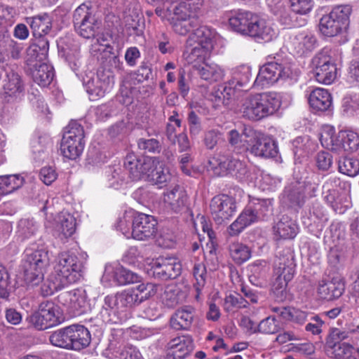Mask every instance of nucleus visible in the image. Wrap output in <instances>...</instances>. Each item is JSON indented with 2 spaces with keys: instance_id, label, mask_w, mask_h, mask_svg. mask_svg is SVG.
I'll list each match as a JSON object with an SVG mask.
<instances>
[{
  "instance_id": "obj_1",
  "label": "nucleus",
  "mask_w": 359,
  "mask_h": 359,
  "mask_svg": "<svg viewBox=\"0 0 359 359\" xmlns=\"http://www.w3.org/2000/svg\"><path fill=\"white\" fill-rule=\"evenodd\" d=\"M280 105L281 100L276 93H257L243 100L240 111L243 117L258 121L273 114Z\"/></svg>"
},
{
  "instance_id": "obj_2",
  "label": "nucleus",
  "mask_w": 359,
  "mask_h": 359,
  "mask_svg": "<svg viewBox=\"0 0 359 359\" xmlns=\"http://www.w3.org/2000/svg\"><path fill=\"white\" fill-rule=\"evenodd\" d=\"M295 266L293 252L289 249L283 250L275 262L271 288L278 302H284L288 298L287 284L294 277Z\"/></svg>"
},
{
  "instance_id": "obj_3",
  "label": "nucleus",
  "mask_w": 359,
  "mask_h": 359,
  "mask_svg": "<svg viewBox=\"0 0 359 359\" xmlns=\"http://www.w3.org/2000/svg\"><path fill=\"white\" fill-rule=\"evenodd\" d=\"M49 264L48 250L41 248L27 253L22 265L26 283L33 286L39 285L44 279Z\"/></svg>"
},
{
  "instance_id": "obj_4",
  "label": "nucleus",
  "mask_w": 359,
  "mask_h": 359,
  "mask_svg": "<svg viewBox=\"0 0 359 359\" xmlns=\"http://www.w3.org/2000/svg\"><path fill=\"white\" fill-rule=\"evenodd\" d=\"M242 135L248 139L246 140L248 144L246 150L255 156L272 158L278 156L277 143L269 136L265 135L251 127H245Z\"/></svg>"
},
{
  "instance_id": "obj_5",
  "label": "nucleus",
  "mask_w": 359,
  "mask_h": 359,
  "mask_svg": "<svg viewBox=\"0 0 359 359\" xmlns=\"http://www.w3.org/2000/svg\"><path fill=\"white\" fill-rule=\"evenodd\" d=\"M352 9L349 5L334 7L332 11L324 15L320 20V30L326 36L332 37L346 28Z\"/></svg>"
},
{
  "instance_id": "obj_6",
  "label": "nucleus",
  "mask_w": 359,
  "mask_h": 359,
  "mask_svg": "<svg viewBox=\"0 0 359 359\" xmlns=\"http://www.w3.org/2000/svg\"><path fill=\"white\" fill-rule=\"evenodd\" d=\"M82 268V262L75 255L60 253L58 256L56 272L61 285L65 287L78 281L81 277Z\"/></svg>"
},
{
  "instance_id": "obj_7",
  "label": "nucleus",
  "mask_w": 359,
  "mask_h": 359,
  "mask_svg": "<svg viewBox=\"0 0 359 359\" xmlns=\"http://www.w3.org/2000/svg\"><path fill=\"white\" fill-rule=\"evenodd\" d=\"M26 320L38 330H46L60 323L59 309L54 302L43 301L39 304V311L29 316Z\"/></svg>"
},
{
  "instance_id": "obj_8",
  "label": "nucleus",
  "mask_w": 359,
  "mask_h": 359,
  "mask_svg": "<svg viewBox=\"0 0 359 359\" xmlns=\"http://www.w3.org/2000/svg\"><path fill=\"white\" fill-rule=\"evenodd\" d=\"M293 71L287 63L269 62L263 65L254 82L255 85L262 88L275 83L278 80H285L292 78Z\"/></svg>"
},
{
  "instance_id": "obj_9",
  "label": "nucleus",
  "mask_w": 359,
  "mask_h": 359,
  "mask_svg": "<svg viewBox=\"0 0 359 359\" xmlns=\"http://www.w3.org/2000/svg\"><path fill=\"white\" fill-rule=\"evenodd\" d=\"M73 22L76 32L85 39L95 37L100 27V22L93 15L91 8L86 4L80 5L74 11Z\"/></svg>"
},
{
  "instance_id": "obj_10",
  "label": "nucleus",
  "mask_w": 359,
  "mask_h": 359,
  "mask_svg": "<svg viewBox=\"0 0 359 359\" xmlns=\"http://www.w3.org/2000/svg\"><path fill=\"white\" fill-rule=\"evenodd\" d=\"M113 83L112 73L103 69H99L95 76L86 75L83 79V86L92 100L103 97Z\"/></svg>"
},
{
  "instance_id": "obj_11",
  "label": "nucleus",
  "mask_w": 359,
  "mask_h": 359,
  "mask_svg": "<svg viewBox=\"0 0 359 359\" xmlns=\"http://www.w3.org/2000/svg\"><path fill=\"white\" fill-rule=\"evenodd\" d=\"M313 74L316 80L323 84H330L336 79L337 67L331 57L324 50L318 53L312 59Z\"/></svg>"
},
{
  "instance_id": "obj_12",
  "label": "nucleus",
  "mask_w": 359,
  "mask_h": 359,
  "mask_svg": "<svg viewBox=\"0 0 359 359\" xmlns=\"http://www.w3.org/2000/svg\"><path fill=\"white\" fill-rule=\"evenodd\" d=\"M158 222L154 217L137 212L132 222V236L138 241H147L153 238L157 231Z\"/></svg>"
},
{
  "instance_id": "obj_13",
  "label": "nucleus",
  "mask_w": 359,
  "mask_h": 359,
  "mask_svg": "<svg viewBox=\"0 0 359 359\" xmlns=\"http://www.w3.org/2000/svg\"><path fill=\"white\" fill-rule=\"evenodd\" d=\"M1 97L5 102H15L23 95L25 85L21 76L12 69L6 72Z\"/></svg>"
},
{
  "instance_id": "obj_14",
  "label": "nucleus",
  "mask_w": 359,
  "mask_h": 359,
  "mask_svg": "<svg viewBox=\"0 0 359 359\" xmlns=\"http://www.w3.org/2000/svg\"><path fill=\"white\" fill-rule=\"evenodd\" d=\"M181 269V264L176 259L160 257L153 262L151 271L154 278L167 280L179 276Z\"/></svg>"
},
{
  "instance_id": "obj_15",
  "label": "nucleus",
  "mask_w": 359,
  "mask_h": 359,
  "mask_svg": "<svg viewBox=\"0 0 359 359\" xmlns=\"http://www.w3.org/2000/svg\"><path fill=\"white\" fill-rule=\"evenodd\" d=\"M86 299V291L83 289L63 292L57 297L58 302L74 316H79L85 312L88 306Z\"/></svg>"
},
{
  "instance_id": "obj_16",
  "label": "nucleus",
  "mask_w": 359,
  "mask_h": 359,
  "mask_svg": "<svg viewBox=\"0 0 359 359\" xmlns=\"http://www.w3.org/2000/svg\"><path fill=\"white\" fill-rule=\"evenodd\" d=\"M210 207L213 219L219 224L228 220L236 210L234 201L226 195L215 196Z\"/></svg>"
},
{
  "instance_id": "obj_17",
  "label": "nucleus",
  "mask_w": 359,
  "mask_h": 359,
  "mask_svg": "<svg viewBox=\"0 0 359 359\" xmlns=\"http://www.w3.org/2000/svg\"><path fill=\"white\" fill-rule=\"evenodd\" d=\"M154 159L149 157H137L133 153L128 154L123 162L124 168L128 171L133 180L140 179L142 175L147 174L151 169Z\"/></svg>"
},
{
  "instance_id": "obj_18",
  "label": "nucleus",
  "mask_w": 359,
  "mask_h": 359,
  "mask_svg": "<svg viewBox=\"0 0 359 359\" xmlns=\"http://www.w3.org/2000/svg\"><path fill=\"white\" fill-rule=\"evenodd\" d=\"M258 15L248 11H238L229 18L232 29L245 36H250L251 29L257 22Z\"/></svg>"
},
{
  "instance_id": "obj_19",
  "label": "nucleus",
  "mask_w": 359,
  "mask_h": 359,
  "mask_svg": "<svg viewBox=\"0 0 359 359\" xmlns=\"http://www.w3.org/2000/svg\"><path fill=\"white\" fill-rule=\"evenodd\" d=\"M345 290V283L341 276L333 277L329 280H321L318 287L320 298L331 301L340 297Z\"/></svg>"
},
{
  "instance_id": "obj_20",
  "label": "nucleus",
  "mask_w": 359,
  "mask_h": 359,
  "mask_svg": "<svg viewBox=\"0 0 359 359\" xmlns=\"http://www.w3.org/2000/svg\"><path fill=\"white\" fill-rule=\"evenodd\" d=\"M196 318V309L190 305L178 308L172 315L170 324L175 330H189Z\"/></svg>"
},
{
  "instance_id": "obj_21",
  "label": "nucleus",
  "mask_w": 359,
  "mask_h": 359,
  "mask_svg": "<svg viewBox=\"0 0 359 359\" xmlns=\"http://www.w3.org/2000/svg\"><path fill=\"white\" fill-rule=\"evenodd\" d=\"M188 196L184 189L179 185L164 194L165 208L173 212H180L186 208Z\"/></svg>"
},
{
  "instance_id": "obj_22",
  "label": "nucleus",
  "mask_w": 359,
  "mask_h": 359,
  "mask_svg": "<svg viewBox=\"0 0 359 359\" xmlns=\"http://www.w3.org/2000/svg\"><path fill=\"white\" fill-rule=\"evenodd\" d=\"M168 359H184L194 348L191 337L182 336L172 339L168 344Z\"/></svg>"
},
{
  "instance_id": "obj_23",
  "label": "nucleus",
  "mask_w": 359,
  "mask_h": 359,
  "mask_svg": "<svg viewBox=\"0 0 359 359\" xmlns=\"http://www.w3.org/2000/svg\"><path fill=\"white\" fill-rule=\"evenodd\" d=\"M220 169L223 172V175L229 173L240 182L247 180L249 177L246 164L233 157L224 158L220 163Z\"/></svg>"
},
{
  "instance_id": "obj_24",
  "label": "nucleus",
  "mask_w": 359,
  "mask_h": 359,
  "mask_svg": "<svg viewBox=\"0 0 359 359\" xmlns=\"http://www.w3.org/2000/svg\"><path fill=\"white\" fill-rule=\"evenodd\" d=\"M215 36V29L205 25H201L194 30V32L189 36L187 43L191 46V41L196 40V43L200 46H203L205 49L212 50Z\"/></svg>"
},
{
  "instance_id": "obj_25",
  "label": "nucleus",
  "mask_w": 359,
  "mask_h": 359,
  "mask_svg": "<svg viewBox=\"0 0 359 359\" xmlns=\"http://www.w3.org/2000/svg\"><path fill=\"white\" fill-rule=\"evenodd\" d=\"M292 47L299 55H303L313 50L317 46V39L313 34L301 32L291 39Z\"/></svg>"
},
{
  "instance_id": "obj_26",
  "label": "nucleus",
  "mask_w": 359,
  "mask_h": 359,
  "mask_svg": "<svg viewBox=\"0 0 359 359\" xmlns=\"http://www.w3.org/2000/svg\"><path fill=\"white\" fill-rule=\"evenodd\" d=\"M256 21L251 29L250 37L259 43L269 42L276 38L275 30L264 19L258 15Z\"/></svg>"
},
{
  "instance_id": "obj_27",
  "label": "nucleus",
  "mask_w": 359,
  "mask_h": 359,
  "mask_svg": "<svg viewBox=\"0 0 359 359\" xmlns=\"http://www.w3.org/2000/svg\"><path fill=\"white\" fill-rule=\"evenodd\" d=\"M309 103L316 112L326 111L332 107V98L327 90L316 88L309 95Z\"/></svg>"
},
{
  "instance_id": "obj_28",
  "label": "nucleus",
  "mask_w": 359,
  "mask_h": 359,
  "mask_svg": "<svg viewBox=\"0 0 359 359\" xmlns=\"http://www.w3.org/2000/svg\"><path fill=\"white\" fill-rule=\"evenodd\" d=\"M158 287V285L151 283H141L127 290L126 292L130 296V299H132V304L134 306L140 304L143 301L154 296L157 292Z\"/></svg>"
},
{
  "instance_id": "obj_29",
  "label": "nucleus",
  "mask_w": 359,
  "mask_h": 359,
  "mask_svg": "<svg viewBox=\"0 0 359 359\" xmlns=\"http://www.w3.org/2000/svg\"><path fill=\"white\" fill-rule=\"evenodd\" d=\"M269 270L268 262L264 259L256 260L248 266L249 280L252 284L262 287L266 283V274Z\"/></svg>"
},
{
  "instance_id": "obj_30",
  "label": "nucleus",
  "mask_w": 359,
  "mask_h": 359,
  "mask_svg": "<svg viewBox=\"0 0 359 359\" xmlns=\"http://www.w3.org/2000/svg\"><path fill=\"white\" fill-rule=\"evenodd\" d=\"M320 141L323 147L339 152L344 151V142L340 137V132L335 135L334 129L330 126L325 127L320 136Z\"/></svg>"
},
{
  "instance_id": "obj_31",
  "label": "nucleus",
  "mask_w": 359,
  "mask_h": 359,
  "mask_svg": "<svg viewBox=\"0 0 359 359\" xmlns=\"http://www.w3.org/2000/svg\"><path fill=\"white\" fill-rule=\"evenodd\" d=\"M193 68L197 72L201 79L210 83L221 80L224 76L223 70L216 64L203 62L201 65H194Z\"/></svg>"
},
{
  "instance_id": "obj_32",
  "label": "nucleus",
  "mask_w": 359,
  "mask_h": 359,
  "mask_svg": "<svg viewBox=\"0 0 359 359\" xmlns=\"http://www.w3.org/2000/svg\"><path fill=\"white\" fill-rule=\"evenodd\" d=\"M71 349L80 351L88 346L91 337L88 330L83 325H72Z\"/></svg>"
},
{
  "instance_id": "obj_33",
  "label": "nucleus",
  "mask_w": 359,
  "mask_h": 359,
  "mask_svg": "<svg viewBox=\"0 0 359 359\" xmlns=\"http://www.w3.org/2000/svg\"><path fill=\"white\" fill-rule=\"evenodd\" d=\"M27 22L29 24L34 36L48 35L52 28L51 18L46 13L27 18Z\"/></svg>"
},
{
  "instance_id": "obj_34",
  "label": "nucleus",
  "mask_w": 359,
  "mask_h": 359,
  "mask_svg": "<svg viewBox=\"0 0 359 359\" xmlns=\"http://www.w3.org/2000/svg\"><path fill=\"white\" fill-rule=\"evenodd\" d=\"M274 231L280 238L292 239L297 234L298 226L295 221L287 215H283L274 226Z\"/></svg>"
},
{
  "instance_id": "obj_35",
  "label": "nucleus",
  "mask_w": 359,
  "mask_h": 359,
  "mask_svg": "<svg viewBox=\"0 0 359 359\" xmlns=\"http://www.w3.org/2000/svg\"><path fill=\"white\" fill-rule=\"evenodd\" d=\"M84 142L79 140L66 139L62 137L60 144V151L65 158L75 160L82 153Z\"/></svg>"
},
{
  "instance_id": "obj_36",
  "label": "nucleus",
  "mask_w": 359,
  "mask_h": 359,
  "mask_svg": "<svg viewBox=\"0 0 359 359\" xmlns=\"http://www.w3.org/2000/svg\"><path fill=\"white\" fill-rule=\"evenodd\" d=\"M25 180L20 174L0 176V196L14 192L21 188Z\"/></svg>"
},
{
  "instance_id": "obj_37",
  "label": "nucleus",
  "mask_w": 359,
  "mask_h": 359,
  "mask_svg": "<svg viewBox=\"0 0 359 359\" xmlns=\"http://www.w3.org/2000/svg\"><path fill=\"white\" fill-rule=\"evenodd\" d=\"M126 30L130 36H140L144 33V22L143 16L135 9L133 14L125 17Z\"/></svg>"
},
{
  "instance_id": "obj_38",
  "label": "nucleus",
  "mask_w": 359,
  "mask_h": 359,
  "mask_svg": "<svg viewBox=\"0 0 359 359\" xmlns=\"http://www.w3.org/2000/svg\"><path fill=\"white\" fill-rule=\"evenodd\" d=\"M32 76L35 83L45 87L49 85L53 79V68L46 63L41 64L35 67Z\"/></svg>"
},
{
  "instance_id": "obj_39",
  "label": "nucleus",
  "mask_w": 359,
  "mask_h": 359,
  "mask_svg": "<svg viewBox=\"0 0 359 359\" xmlns=\"http://www.w3.org/2000/svg\"><path fill=\"white\" fill-rule=\"evenodd\" d=\"M72 325L55 331L49 337L50 344L55 346L71 349Z\"/></svg>"
},
{
  "instance_id": "obj_40",
  "label": "nucleus",
  "mask_w": 359,
  "mask_h": 359,
  "mask_svg": "<svg viewBox=\"0 0 359 359\" xmlns=\"http://www.w3.org/2000/svg\"><path fill=\"white\" fill-rule=\"evenodd\" d=\"M193 275L196 280L194 284V290L196 292L195 298L199 300L201 292L204 288L206 283L207 271L204 264H195L193 269Z\"/></svg>"
},
{
  "instance_id": "obj_41",
  "label": "nucleus",
  "mask_w": 359,
  "mask_h": 359,
  "mask_svg": "<svg viewBox=\"0 0 359 359\" xmlns=\"http://www.w3.org/2000/svg\"><path fill=\"white\" fill-rule=\"evenodd\" d=\"M147 174L149 180L154 184L158 185L159 188L166 186L171 178L168 169L162 165L150 170Z\"/></svg>"
},
{
  "instance_id": "obj_42",
  "label": "nucleus",
  "mask_w": 359,
  "mask_h": 359,
  "mask_svg": "<svg viewBox=\"0 0 359 359\" xmlns=\"http://www.w3.org/2000/svg\"><path fill=\"white\" fill-rule=\"evenodd\" d=\"M229 249L231 258L236 264H242L251 257L250 248L242 243H233L229 245Z\"/></svg>"
},
{
  "instance_id": "obj_43",
  "label": "nucleus",
  "mask_w": 359,
  "mask_h": 359,
  "mask_svg": "<svg viewBox=\"0 0 359 359\" xmlns=\"http://www.w3.org/2000/svg\"><path fill=\"white\" fill-rule=\"evenodd\" d=\"M172 28L174 31L180 34L186 35L191 31H193L196 27L198 25V20L197 18H189L185 20H180L177 21H171Z\"/></svg>"
},
{
  "instance_id": "obj_44",
  "label": "nucleus",
  "mask_w": 359,
  "mask_h": 359,
  "mask_svg": "<svg viewBox=\"0 0 359 359\" xmlns=\"http://www.w3.org/2000/svg\"><path fill=\"white\" fill-rule=\"evenodd\" d=\"M338 169L342 174L354 177L359 172V161L351 158H341L338 161Z\"/></svg>"
},
{
  "instance_id": "obj_45",
  "label": "nucleus",
  "mask_w": 359,
  "mask_h": 359,
  "mask_svg": "<svg viewBox=\"0 0 359 359\" xmlns=\"http://www.w3.org/2000/svg\"><path fill=\"white\" fill-rule=\"evenodd\" d=\"M250 206L258 221L266 219L271 214V201L269 199L257 200Z\"/></svg>"
},
{
  "instance_id": "obj_46",
  "label": "nucleus",
  "mask_w": 359,
  "mask_h": 359,
  "mask_svg": "<svg viewBox=\"0 0 359 359\" xmlns=\"http://www.w3.org/2000/svg\"><path fill=\"white\" fill-rule=\"evenodd\" d=\"M115 278L119 285H123L138 282L140 276L130 270L121 267L116 269Z\"/></svg>"
},
{
  "instance_id": "obj_47",
  "label": "nucleus",
  "mask_w": 359,
  "mask_h": 359,
  "mask_svg": "<svg viewBox=\"0 0 359 359\" xmlns=\"http://www.w3.org/2000/svg\"><path fill=\"white\" fill-rule=\"evenodd\" d=\"M340 137L344 142V151H353L359 146V136L352 131H340Z\"/></svg>"
},
{
  "instance_id": "obj_48",
  "label": "nucleus",
  "mask_w": 359,
  "mask_h": 359,
  "mask_svg": "<svg viewBox=\"0 0 359 359\" xmlns=\"http://www.w3.org/2000/svg\"><path fill=\"white\" fill-rule=\"evenodd\" d=\"M280 328L279 322L273 316H269L266 318L257 325L258 332L268 334L278 332Z\"/></svg>"
},
{
  "instance_id": "obj_49",
  "label": "nucleus",
  "mask_w": 359,
  "mask_h": 359,
  "mask_svg": "<svg viewBox=\"0 0 359 359\" xmlns=\"http://www.w3.org/2000/svg\"><path fill=\"white\" fill-rule=\"evenodd\" d=\"M194 17V15H191V8L188 6L187 3L181 1L179 4L173 6L172 16L170 18V22L185 20Z\"/></svg>"
},
{
  "instance_id": "obj_50",
  "label": "nucleus",
  "mask_w": 359,
  "mask_h": 359,
  "mask_svg": "<svg viewBox=\"0 0 359 359\" xmlns=\"http://www.w3.org/2000/svg\"><path fill=\"white\" fill-rule=\"evenodd\" d=\"M329 346L333 350L332 353L337 359H343L346 357L351 358L350 355L353 348V346L347 343L335 342L332 344L327 342Z\"/></svg>"
},
{
  "instance_id": "obj_51",
  "label": "nucleus",
  "mask_w": 359,
  "mask_h": 359,
  "mask_svg": "<svg viewBox=\"0 0 359 359\" xmlns=\"http://www.w3.org/2000/svg\"><path fill=\"white\" fill-rule=\"evenodd\" d=\"M66 131L63 137L71 140H79L83 141L84 137V130L81 125L77 121H72L66 127Z\"/></svg>"
},
{
  "instance_id": "obj_52",
  "label": "nucleus",
  "mask_w": 359,
  "mask_h": 359,
  "mask_svg": "<svg viewBox=\"0 0 359 359\" xmlns=\"http://www.w3.org/2000/svg\"><path fill=\"white\" fill-rule=\"evenodd\" d=\"M137 146L140 149L143 150L145 153H160L161 149L160 142L154 138H140L137 141Z\"/></svg>"
},
{
  "instance_id": "obj_53",
  "label": "nucleus",
  "mask_w": 359,
  "mask_h": 359,
  "mask_svg": "<svg viewBox=\"0 0 359 359\" xmlns=\"http://www.w3.org/2000/svg\"><path fill=\"white\" fill-rule=\"evenodd\" d=\"M248 305V301L238 293L226 296L224 301L225 309L227 311L231 310L233 307L238 309L246 308Z\"/></svg>"
},
{
  "instance_id": "obj_54",
  "label": "nucleus",
  "mask_w": 359,
  "mask_h": 359,
  "mask_svg": "<svg viewBox=\"0 0 359 359\" xmlns=\"http://www.w3.org/2000/svg\"><path fill=\"white\" fill-rule=\"evenodd\" d=\"M115 306L117 316L122 312H124L127 308H130L133 305L132 304V299H130V296L126 290L122 292L117 293L114 295Z\"/></svg>"
},
{
  "instance_id": "obj_55",
  "label": "nucleus",
  "mask_w": 359,
  "mask_h": 359,
  "mask_svg": "<svg viewBox=\"0 0 359 359\" xmlns=\"http://www.w3.org/2000/svg\"><path fill=\"white\" fill-rule=\"evenodd\" d=\"M35 38L34 42L29 47V51H34L36 48L41 50V58H46L49 50V40L47 35H42L41 36H34Z\"/></svg>"
},
{
  "instance_id": "obj_56",
  "label": "nucleus",
  "mask_w": 359,
  "mask_h": 359,
  "mask_svg": "<svg viewBox=\"0 0 359 359\" xmlns=\"http://www.w3.org/2000/svg\"><path fill=\"white\" fill-rule=\"evenodd\" d=\"M290 2L292 11L300 15L309 13L313 6V0H290Z\"/></svg>"
},
{
  "instance_id": "obj_57",
  "label": "nucleus",
  "mask_w": 359,
  "mask_h": 359,
  "mask_svg": "<svg viewBox=\"0 0 359 359\" xmlns=\"http://www.w3.org/2000/svg\"><path fill=\"white\" fill-rule=\"evenodd\" d=\"M119 359H144L138 348L131 344H127L117 351Z\"/></svg>"
},
{
  "instance_id": "obj_58",
  "label": "nucleus",
  "mask_w": 359,
  "mask_h": 359,
  "mask_svg": "<svg viewBox=\"0 0 359 359\" xmlns=\"http://www.w3.org/2000/svg\"><path fill=\"white\" fill-rule=\"evenodd\" d=\"M76 230V222L74 217L67 215V217H63L60 220V231L61 233L65 237L68 238L71 236Z\"/></svg>"
},
{
  "instance_id": "obj_59",
  "label": "nucleus",
  "mask_w": 359,
  "mask_h": 359,
  "mask_svg": "<svg viewBox=\"0 0 359 359\" xmlns=\"http://www.w3.org/2000/svg\"><path fill=\"white\" fill-rule=\"evenodd\" d=\"M155 46L162 54H170L174 50L169 37L165 33H161L156 36Z\"/></svg>"
},
{
  "instance_id": "obj_60",
  "label": "nucleus",
  "mask_w": 359,
  "mask_h": 359,
  "mask_svg": "<svg viewBox=\"0 0 359 359\" xmlns=\"http://www.w3.org/2000/svg\"><path fill=\"white\" fill-rule=\"evenodd\" d=\"M158 245L164 248H171L175 243V236L169 229H163L158 237Z\"/></svg>"
},
{
  "instance_id": "obj_61",
  "label": "nucleus",
  "mask_w": 359,
  "mask_h": 359,
  "mask_svg": "<svg viewBox=\"0 0 359 359\" xmlns=\"http://www.w3.org/2000/svg\"><path fill=\"white\" fill-rule=\"evenodd\" d=\"M316 162L319 170H328L332 165V156L327 151H320L316 155Z\"/></svg>"
},
{
  "instance_id": "obj_62",
  "label": "nucleus",
  "mask_w": 359,
  "mask_h": 359,
  "mask_svg": "<svg viewBox=\"0 0 359 359\" xmlns=\"http://www.w3.org/2000/svg\"><path fill=\"white\" fill-rule=\"evenodd\" d=\"M287 200L291 203V205L301 206L304 204V195L302 194V191L300 189L299 184L294 187L291 190L289 191L287 194Z\"/></svg>"
},
{
  "instance_id": "obj_63",
  "label": "nucleus",
  "mask_w": 359,
  "mask_h": 359,
  "mask_svg": "<svg viewBox=\"0 0 359 359\" xmlns=\"http://www.w3.org/2000/svg\"><path fill=\"white\" fill-rule=\"evenodd\" d=\"M187 121L191 135H198L202 129L201 119L198 116L194 111H191L188 114Z\"/></svg>"
},
{
  "instance_id": "obj_64",
  "label": "nucleus",
  "mask_w": 359,
  "mask_h": 359,
  "mask_svg": "<svg viewBox=\"0 0 359 359\" xmlns=\"http://www.w3.org/2000/svg\"><path fill=\"white\" fill-rule=\"evenodd\" d=\"M211 50H206L203 48V46H200L199 43H197L188 55L187 60L190 63H193L196 60L203 61L206 55Z\"/></svg>"
}]
</instances>
